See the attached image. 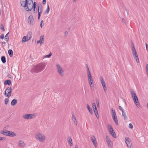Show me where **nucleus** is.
I'll return each instance as SVG.
<instances>
[{"label": "nucleus", "instance_id": "1", "mask_svg": "<svg viewBox=\"0 0 148 148\" xmlns=\"http://www.w3.org/2000/svg\"><path fill=\"white\" fill-rule=\"evenodd\" d=\"M45 66V64L42 63H40L34 66L31 70L32 73H38L43 70Z\"/></svg>", "mask_w": 148, "mask_h": 148}, {"label": "nucleus", "instance_id": "2", "mask_svg": "<svg viewBox=\"0 0 148 148\" xmlns=\"http://www.w3.org/2000/svg\"><path fill=\"white\" fill-rule=\"evenodd\" d=\"M131 93L134 102L136 104V106L138 108H140V106L138 101V97L136 96L135 93L134 92L133 90H131Z\"/></svg>", "mask_w": 148, "mask_h": 148}, {"label": "nucleus", "instance_id": "3", "mask_svg": "<svg viewBox=\"0 0 148 148\" xmlns=\"http://www.w3.org/2000/svg\"><path fill=\"white\" fill-rule=\"evenodd\" d=\"M33 1L29 0L28 1L25 7H24L25 9L27 11H30L33 9Z\"/></svg>", "mask_w": 148, "mask_h": 148}, {"label": "nucleus", "instance_id": "4", "mask_svg": "<svg viewBox=\"0 0 148 148\" xmlns=\"http://www.w3.org/2000/svg\"><path fill=\"white\" fill-rule=\"evenodd\" d=\"M132 54L136 60V62L137 63H138L139 62V60L138 56V54H137L135 48L134 47V46L133 44H132Z\"/></svg>", "mask_w": 148, "mask_h": 148}, {"label": "nucleus", "instance_id": "5", "mask_svg": "<svg viewBox=\"0 0 148 148\" xmlns=\"http://www.w3.org/2000/svg\"><path fill=\"white\" fill-rule=\"evenodd\" d=\"M36 138L39 140L41 142H43L45 140V137L43 135L40 133H38L36 134L35 135Z\"/></svg>", "mask_w": 148, "mask_h": 148}, {"label": "nucleus", "instance_id": "6", "mask_svg": "<svg viewBox=\"0 0 148 148\" xmlns=\"http://www.w3.org/2000/svg\"><path fill=\"white\" fill-rule=\"evenodd\" d=\"M108 127H109V128H108V130L110 134L114 138H116V135L112 126L110 124H108Z\"/></svg>", "mask_w": 148, "mask_h": 148}, {"label": "nucleus", "instance_id": "7", "mask_svg": "<svg viewBox=\"0 0 148 148\" xmlns=\"http://www.w3.org/2000/svg\"><path fill=\"white\" fill-rule=\"evenodd\" d=\"M12 94V89L11 87H9L6 89L5 92V95L8 98L11 96Z\"/></svg>", "mask_w": 148, "mask_h": 148}, {"label": "nucleus", "instance_id": "8", "mask_svg": "<svg viewBox=\"0 0 148 148\" xmlns=\"http://www.w3.org/2000/svg\"><path fill=\"white\" fill-rule=\"evenodd\" d=\"M56 66L57 68L58 72L61 76L63 77L64 75V72L62 68L58 64H56Z\"/></svg>", "mask_w": 148, "mask_h": 148}, {"label": "nucleus", "instance_id": "9", "mask_svg": "<svg viewBox=\"0 0 148 148\" xmlns=\"http://www.w3.org/2000/svg\"><path fill=\"white\" fill-rule=\"evenodd\" d=\"M125 142L128 148H133L130 139L128 137L125 138Z\"/></svg>", "mask_w": 148, "mask_h": 148}, {"label": "nucleus", "instance_id": "10", "mask_svg": "<svg viewBox=\"0 0 148 148\" xmlns=\"http://www.w3.org/2000/svg\"><path fill=\"white\" fill-rule=\"evenodd\" d=\"M34 115V114H26L23 115L22 117L25 119H30L33 118Z\"/></svg>", "mask_w": 148, "mask_h": 148}, {"label": "nucleus", "instance_id": "11", "mask_svg": "<svg viewBox=\"0 0 148 148\" xmlns=\"http://www.w3.org/2000/svg\"><path fill=\"white\" fill-rule=\"evenodd\" d=\"M42 7L41 5H39L38 8V19H39L41 16V14L42 12Z\"/></svg>", "mask_w": 148, "mask_h": 148}, {"label": "nucleus", "instance_id": "12", "mask_svg": "<svg viewBox=\"0 0 148 148\" xmlns=\"http://www.w3.org/2000/svg\"><path fill=\"white\" fill-rule=\"evenodd\" d=\"M34 21L33 17L32 15L30 16L28 18V22L29 23L32 25Z\"/></svg>", "mask_w": 148, "mask_h": 148}, {"label": "nucleus", "instance_id": "13", "mask_svg": "<svg viewBox=\"0 0 148 148\" xmlns=\"http://www.w3.org/2000/svg\"><path fill=\"white\" fill-rule=\"evenodd\" d=\"M91 140L93 143L95 147H96L97 146V143L96 140V138L94 136H92L91 137Z\"/></svg>", "mask_w": 148, "mask_h": 148}, {"label": "nucleus", "instance_id": "14", "mask_svg": "<svg viewBox=\"0 0 148 148\" xmlns=\"http://www.w3.org/2000/svg\"><path fill=\"white\" fill-rule=\"evenodd\" d=\"M29 0H21L20 3L21 5L23 7H25L27 4V2Z\"/></svg>", "mask_w": 148, "mask_h": 148}, {"label": "nucleus", "instance_id": "15", "mask_svg": "<svg viewBox=\"0 0 148 148\" xmlns=\"http://www.w3.org/2000/svg\"><path fill=\"white\" fill-rule=\"evenodd\" d=\"M106 140L107 141L108 145L109 147H112V145L111 144V140L107 136H106Z\"/></svg>", "mask_w": 148, "mask_h": 148}, {"label": "nucleus", "instance_id": "16", "mask_svg": "<svg viewBox=\"0 0 148 148\" xmlns=\"http://www.w3.org/2000/svg\"><path fill=\"white\" fill-rule=\"evenodd\" d=\"M18 145L20 147H23L25 146V144L23 141L20 140L18 142Z\"/></svg>", "mask_w": 148, "mask_h": 148}, {"label": "nucleus", "instance_id": "17", "mask_svg": "<svg viewBox=\"0 0 148 148\" xmlns=\"http://www.w3.org/2000/svg\"><path fill=\"white\" fill-rule=\"evenodd\" d=\"M72 120L74 124L77 125V121L76 118L74 114L72 115Z\"/></svg>", "mask_w": 148, "mask_h": 148}, {"label": "nucleus", "instance_id": "18", "mask_svg": "<svg viewBox=\"0 0 148 148\" xmlns=\"http://www.w3.org/2000/svg\"><path fill=\"white\" fill-rule=\"evenodd\" d=\"M44 41V36H41L40 37V40L37 42V43L38 44L39 43H41Z\"/></svg>", "mask_w": 148, "mask_h": 148}, {"label": "nucleus", "instance_id": "19", "mask_svg": "<svg viewBox=\"0 0 148 148\" xmlns=\"http://www.w3.org/2000/svg\"><path fill=\"white\" fill-rule=\"evenodd\" d=\"M1 134L5 136H8V133H10V131L7 130L3 131L1 132Z\"/></svg>", "mask_w": 148, "mask_h": 148}, {"label": "nucleus", "instance_id": "20", "mask_svg": "<svg viewBox=\"0 0 148 148\" xmlns=\"http://www.w3.org/2000/svg\"><path fill=\"white\" fill-rule=\"evenodd\" d=\"M68 141L71 146L73 145V143L71 138L70 136H69L68 138Z\"/></svg>", "mask_w": 148, "mask_h": 148}, {"label": "nucleus", "instance_id": "21", "mask_svg": "<svg viewBox=\"0 0 148 148\" xmlns=\"http://www.w3.org/2000/svg\"><path fill=\"white\" fill-rule=\"evenodd\" d=\"M16 134L10 131V133H8V136L10 137H13L16 136Z\"/></svg>", "mask_w": 148, "mask_h": 148}, {"label": "nucleus", "instance_id": "22", "mask_svg": "<svg viewBox=\"0 0 148 148\" xmlns=\"http://www.w3.org/2000/svg\"><path fill=\"white\" fill-rule=\"evenodd\" d=\"M4 85H8L9 86L11 84V80L10 79L6 80L4 82Z\"/></svg>", "mask_w": 148, "mask_h": 148}, {"label": "nucleus", "instance_id": "23", "mask_svg": "<svg viewBox=\"0 0 148 148\" xmlns=\"http://www.w3.org/2000/svg\"><path fill=\"white\" fill-rule=\"evenodd\" d=\"M17 100L15 99H13L11 102V105L13 106H15L17 103Z\"/></svg>", "mask_w": 148, "mask_h": 148}, {"label": "nucleus", "instance_id": "24", "mask_svg": "<svg viewBox=\"0 0 148 148\" xmlns=\"http://www.w3.org/2000/svg\"><path fill=\"white\" fill-rule=\"evenodd\" d=\"M32 33L31 32H28L27 34V38H29L28 40H27V41L29 40L32 38Z\"/></svg>", "mask_w": 148, "mask_h": 148}, {"label": "nucleus", "instance_id": "25", "mask_svg": "<svg viewBox=\"0 0 148 148\" xmlns=\"http://www.w3.org/2000/svg\"><path fill=\"white\" fill-rule=\"evenodd\" d=\"M94 110V112L97 118L98 119L99 115L98 113V111L97 109V108L93 109Z\"/></svg>", "mask_w": 148, "mask_h": 148}, {"label": "nucleus", "instance_id": "26", "mask_svg": "<svg viewBox=\"0 0 148 148\" xmlns=\"http://www.w3.org/2000/svg\"><path fill=\"white\" fill-rule=\"evenodd\" d=\"M122 115L124 118V119L125 120H127V117L126 116V112L124 111L122 112Z\"/></svg>", "mask_w": 148, "mask_h": 148}, {"label": "nucleus", "instance_id": "27", "mask_svg": "<svg viewBox=\"0 0 148 148\" xmlns=\"http://www.w3.org/2000/svg\"><path fill=\"white\" fill-rule=\"evenodd\" d=\"M8 53L9 55L11 57L13 56V52L12 50L10 49L8 51Z\"/></svg>", "mask_w": 148, "mask_h": 148}, {"label": "nucleus", "instance_id": "28", "mask_svg": "<svg viewBox=\"0 0 148 148\" xmlns=\"http://www.w3.org/2000/svg\"><path fill=\"white\" fill-rule=\"evenodd\" d=\"M9 32L8 33L5 35V40L6 42H8L9 40L8 34Z\"/></svg>", "mask_w": 148, "mask_h": 148}, {"label": "nucleus", "instance_id": "29", "mask_svg": "<svg viewBox=\"0 0 148 148\" xmlns=\"http://www.w3.org/2000/svg\"><path fill=\"white\" fill-rule=\"evenodd\" d=\"M50 10V8L48 4L47 5V8L46 11L44 13L45 14H47L49 12Z\"/></svg>", "mask_w": 148, "mask_h": 148}, {"label": "nucleus", "instance_id": "30", "mask_svg": "<svg viewBox=\"0 0 148 148\" xmlns=\"http://www.w3.org/2000/svg\"><path fill=\"white\" fill-rule=\"evenodd\" d=\"M1 60L2 62L5 63L6 62L5 58L4 56H2L1 58Z\"/></svg>", "mask_w": 148, "mask_h": 148}, {"label": "nucleus", "instance_id": "31", "mask_svg": "<svg viewBox=\"0 0 148 148\" xmlns=\"http://www.w3.org/2000/svg\"><path fill=\"white\" fill-rule=\"evenodd\" d=\"M87 108L89 112L91 114L92 113V109L90 108L88 104H87Z\"/></svg>", "mask_w": 148, "mask_h": 148}, {"label": "nucleus", "instance_id": "32", "mask_svg": "<svg viewBox=\"0 0 148 148\" xmlns=\"http://www.w3.org/2000/svg\"><path fill=\"white\" fill-rule=\"evenodd\" d=\"M28 41L27 40H26V36H24L22 38V42L23 43V42H25L26 41Z\"/></svg>", "mask_w": 148, "mask_h": 148}, {"label": "nucleus", "instance_id": "33", "mask_svg": "<svg viewBox=\"0 0 148 148\" xmlns=\"http://www.w3.org/2000/svg\"><path fill=\"white\" fill-rule=\"evenodd\" d=\"M52 54L50 52L49 55H46L44 57V58H50Z\"/></svg>", "mask_w": 148, "mask_h": 148}, {"label": "nucleus", "instance_id": "34", "mask_svg": "<svg viewBox=\"0 0 148 148\" xmlns=\"http://www.w3.org/2000/svg\"><path fill=\"white\" fill-rule=\"evenodd\" d=\"M115 123L117 125H118V121L117 119V118H115V119H113Z\"/></svg>", "mask_w": 148, "mask_h": 148}, {"label": "nucleus", "instance_id": "35", "mask_svg": "<svg viewBox=\"0 0 148 148\" xmlns=\"http://www.w3.org/2000/svg\"><path fill=\"white\" fill-rule=\"evenodd\" d=\"M92 105L93 109L97 108L95 103H92Z\"/></svg>", "mask_w": 148, "mask_h": 148}, {"label": "nucleus", "instance_id": "36", "mask_svg": "<svg viewBox=\"0 0 148 148\" xmlns=\"http://www.w3.org/2000/svg\"><path fill=\"white\" fill-rule=\"evenodd\" d=\"M9 102V99L8 98H5V104H7Z\"/></svg>", "mask_w": 148, "mask_h": 148}, {"label": "nucleus", "instance_id": "37", "mask_svg": "<svg viewBox=\"0 0 148 148\" xmlns=\"http://www.w3.org/2000/svg\"><path fill=\"white\" fill-rule=\"evenodd\" d=\"M0 29H2L3 31L4 32L5 31L4 27L2 24L1 25Z\"/></svg>", "mask_w": 148, "mask_h": 148}, {"label": "nucleus", "instance_id": "38", "mask_svg": "<svg viewBox=\"0 0 148 148\" xmlns=\"http://www.w3.org/2000/svg\"><path fill=\"white\" fill-rule=\"evenodd\" d=\"M33 7H36L37 6L36 3L35 2H34V3L33 2Z\"/></svg>", "mask_w": 148, "mask_h": 148}, {"label": "nucleus", "instance_id": "39", "mask_svg": "<svg viewBox=\"0 0 148 148\" xmlns=\"http://www.w3.org/2000/svg\"><path fill=\"white\" fill-rule=\"evenodd\" d=\"M129 127L131 129H132L133 128V125L131 123H130L129 125Z\"/></svg>", "mask_w": 148, "mask_h": 148}, {"label": "nucleus", "instance_id": "40", "mask_svg": "<svg viewBox=\"0 0 148 148\" xmlns=\"http://www.w3.org/2000/svg\"><path fill=\"white\" fill-rule=\"evenodd\" d=\"M5 138L3 137H0V141H1L2 140H5Z\"/></svg>", "mask_w": 148, "mask_h": 148}, {"label": "nucleus", "instance_id": "41", "mask_svg": "<svg viewBox=\"0 0 148 148\" xmlns=\"http://www.w3.org/2000/svg\"><path fill=\"white\" fill-rule=\"evenodd\" d=\"M112 117L113 119H115V118H117L116 115L112 114Z\"/></svg>", "mask_w": 148, "mask_h": 148}, {"label": "nucleus", "instance_id": "42", "mask_svg": "<svg viewBox=\"0 0 148 148\" xmlns=\"http://www.w3.org/2000/svg\"><path fill=\"white\" fill-rule=\"evenodd\" d=\"M101 83L103 87L106 86V84L104 81H102V82H101Z\"/></svg>", "mask_w": 148, "mask_h": 148}, {"label": "nucleus", "instance_id": "43", "mask_svg": "<svg viewBox=\"0 0 148 148\" xmlns=\"http://www.w3.org/2000/svg\"><path fill=\"white\" fill-rule=\"evenodd\" d=\"M89 84H90V87L92 89L93 88H94L93 86H91V85L92 84L93 82H89Z\"/></svg>", "mask_w": 148, "mask_h": 148}, {"label": "nucleus", "instance_id": "44", "mask_svg": "<svg viewBox=\"0 0 148 148\" xmlns=\"http://www.w3.org/2000/svg\"><path fill=\"white\" fill-rule=\"evenodd\" d=\"M119 110H121L122 111V112L124 111L123 109L122 108L121 106H119Z\"/></svg>", "mask_w": 148, "mask_h": 148}, {"label": "nucleus", "instance_id": "45", "mask_svg": "<svg viewBox=\"0 0 148 148\" xmlns=\"http://www.w3.org/2000/svg\"><path fill=\"white\" fill-rule=\"evenodd\" d=\"M43 22V20L40 23V27L41 28H42V26H43L44 24H42V23Z\"/></svg>", "mask_w": 148, "mask_h": 148}, {"label": "nucleus", "instance_id": "46", "mask_svg": "<svg viewBox=\"0 0 148 148\" xmlns=\"http://www.w3.org/2000/svg\"><path fill=\"white\" fill-rule=\"evenodd\" d=\"M103 87L105 92H106L107 91V88L106 86H103Z\"/></svg>", "mask_w": 148, "mask_h": 148}, {"label": "nucleus", "instance_id": "47", "mask_svg": "<svg viewBox=\"0 0 148 148\" xmlns=\"http://www.w3.org/2000/svg\"><path fill=\"white\" fill-rule=\"evenodd\" d=\"M86 68H87V72L90 71H89V68L88 67V65L87 64H86Z\"/></svg>", "mask_w": 148, "mask_h": 148}, {"label": "nucleus", "instance_id": "48", "mask_svg": "<svg viewBox=\"0 0 148 148\" xmlns=\"http://www.w3.org/2000/svg\"><path fill=\"white\" fill-rule=\"evenodd\" d=\"M0 38L1 39H3L4 38V35L3 34H2L0 37Z\"/></svg>", "mask_w": 148, "mask_h": 148}, {"label": "nucleus", "instance_id": "49", "mask_svg": "<svg viewBox=\"0 0 148 148\" xmlns=\"http://www.w3.org/2000/svg\"><path fill=\"white\" fill-rule=\"evenodd\" d=\"M88 72V77L89 76H91V73L90 71Z\"/></svg>", "mask_w": 148, "mask_h": 148}, {"label": "nucleus", "instance_id": "50", "mask_svg": "<svg viewBox=\"0 0 148 148\" xmlns=\"http://www.w3.org/2000/svg\"><path fill=\"white\" fill-rule=\"evenodd\" d=\"M33 11L34 12V13H36L37 11H36H36H35V9H36V7H33Z\"/></svg>", "mask_w": 148, "mask_h": 148}, {"label": "nucleus", "instance_id": "51", "mask_svg": "<svg viewBox=\"0 0 148 148\" xmlns=\"http://www.w3.org/2000/svg\"><path fill=\"white\" fill-rule=\"evenodd\" d=\"M96 103L97 104H97H99V101L98 99H96Z\"/></svg>", "mask_w": 148, "mask_h": 148}, {"label": "nucleus", "instance_id": "52", "mask_svg": "<svg viewBox=\"0 0 148 148\" xmlns=\"http://www.w3.org/2000/svg\"><path fill=\"white\" fill-rule=\"evenodd\" d=\"M122 21L123 23H125V21L124 18H122Z\"/></svg>", "mask_w": 148, "mask_h": 148}, {"label": "nucleus", "instance_id": "53", "mask_svg": "<svg viewBox=\"0 0 148 148\" xmlns=\"http://www.w3.org/2000/svg\"><path fill=\"white\" fill-rule=\"evenodd\" d=\"M46 0H43L42 3L43 4H45V3H46Z\"/></svg>", "mask_w": 148, "mask_h": 148}, {"label": "nucleus", "instance_id": "54", "mask_svg": "<svg viewBox=\"0 0 148 148\" xmlns=\"http://www.w3.org/2000/svg\"><path fill=\"white\" fill-rule=\"evenodd\" d=\"M100 80L101 81V82H102V81L103 82L104 81L103 80V78L102 77H101V79H100Z\"/></svg>", "mask_w": 148, "mask_h": 148}, {"label": "nucleus", "instance_id": "55", "mask_svg": "<svg viewBox=\"0 0 148 148\" xmlns=\"http://www.w3.org/2000/svg\"><path fill=\"white\" fill-rule=\"evenodd\" d=\"M148 70V64H147L146 65V71H147Z\"/></svg>", "mask_w": 148, "mask_h": 148}, {"label": "nucleus", "instance_id": "56", "mask_svg": "<svg viewBox=\"0 0 148 148\" xmlns=\"http://www.w3.org/2000/svg\"><path fill=\"white\" fill-rule=\"evenodd\" d=\"M68 34V32L67 31H66L64 33V34L65 36H66Z\"/></svg>", "mask_w": 148, "mask_h": 148}, {"label": "nucleus", "instance_id": "57", "mask_svg": "<svg viewBox=\"0 0 148 148\" xmlns=\"http://www.w3.org/2000/svg\"><path fill=\"white\" fill-rule=\"evenodd\" d=\"M145 45H146V50L147 51H148V49H147L148 45L147 43L145 44Z\"/></svg>", "mask_w": 148, "mask_h": 148}, {"label": "nucleus", "instance_id": "58", "mask_svg": "<svg viewBox=\"0 0 148 148\" xmlns=\"http://www.w3.org/2000/svg\"><path fill=\"white\" fill-rule=\"evenodd\" d=\"M88 80L92 79V76L88 77Z\"/></svg>", "mask_w": 148, "mask_h": 148}, {"label": "nucleus", "instance_id": "59", "mask_svg": "<svg viewBox=\"0 0 148 148\" xmlns=\"http://www.w3.org/2000/svg\"><path fill=\"white\" fill-rule=\"evenodd\" d=\"M88 81H89V82H92V79L88 80Z\"/></svg>", "mask_w": 148, "mask_h": 148}, {"label": "nucleus", "instance_id": "60", "mask_svg": "<svg viewBox=\"0 0 148 148\" xmlns=\"http://www.w3.org/2000/svg\"><path fill=\"white\" fill-rule=\"evenodd\" d=\"M8 76L9 78H11V75L10 74H8Z\"/></svg>", "mask_w": 148, "mask_h": 148}, {"label": "nucleus", "instance_id": "61", "mask_svg": "<svg viewBox=\"0 0 148 148\" xmlns=\"http://www.w3.org/2000/svg\"><path fill=\"white\" fill-rule=\"evenodd\" d=\"M75 148H78V146L77 145H76L75 146Z\"/></svg>", "mask_w": 148, "mask_h": 148}, {"label": "nucleus", "instance_id": "62", "mask_svg": "<svg viewBox=\"0 0 148 148\" xmlns=\"http://www.w3.org/2000/svg\"><path fill=\"white\" fill-rule=\"evenodd\" d=\"M112 114H114V115H116V114L115 113V112H113L112 113Z\"/></svg>", "mask_w": 148, "mask_h": 148}, {"label": "nucleus", "instance_id": "63", "mask_svg": "<svg viewBox=\"0 0 148 148\" xmlns=\"http://www.w3.org/2000/svg\"><path fill=\"white\" fill-rule=\"evenodd\" d=\"M111 111L112 112V113L114 112H115V110H114L112 108L111 109Z\"/></svg>", "mask_w": 148, "mask_h": 148}, {"label": "nucleus", "instance_id": "64", "mask_svg": "<svg viewBox=\"0 0 148 148\" xmlns=\"http://www.w3.org/2000/svg\"><path fill=\"white\" fill-rule=\"evenodd\" d=\"M147 108L148 109V103H147Z\"/></svg>", "mask_w": 148, "mask_h": 148}]
</instances>
